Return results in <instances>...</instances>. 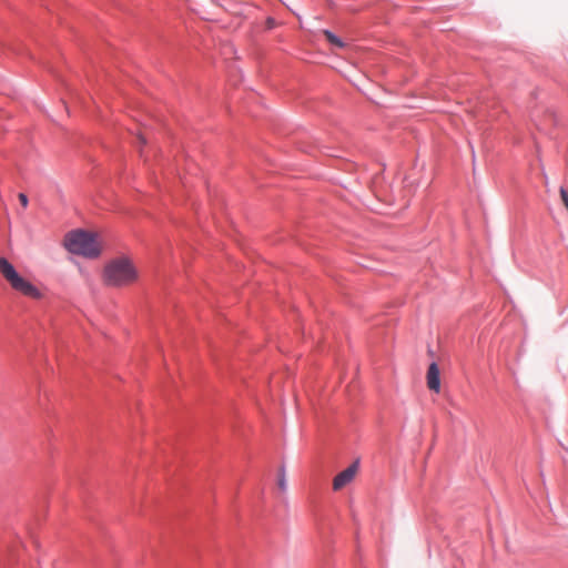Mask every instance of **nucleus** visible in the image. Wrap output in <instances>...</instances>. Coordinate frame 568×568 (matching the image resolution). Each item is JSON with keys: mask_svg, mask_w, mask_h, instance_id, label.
<instances>
[{"mask_svg": "<svg viewBox=\"0 0 568 568\" xmlns=\"http://www.w3.org/2000/svg\"><path fill=\"white\" fill-rule=\"evenodd\" d=\"M277 486L284 490V465H281L277 470Z\"/></svg>", "mask_w": 568, "mask_h": 568, "instance_id": "nucleus-7", "label": "nucleus"}, {"mask_svg": "<svg viewBox=\"0 0 568 568\" xmlns=\"http://www.w3.org/2000/svg\"><path fill=\"white\" fill-rule=\"evenodd\" d=\"M19 201H20V204H21L23 207H27V206H28L29 200H28V196H27L24 193H20V194H19Z\"/></svg>", "mask_w": 568, "mask_h": 568, "instance_id": "nucleus-9", "label": "nucleus"}, {"mask_svg": "<svg viewBox=\"0 0 568 568\" xmlns=\"http://www.w3.org/2000/svg\"><path fill=\"white\" fill-rule=\"evenodd\" d=\"M136 270L128 257L109 262L103 270V281L108 286L120 287L135 281Z\"/></svg>", "mask_w": 568, "mask_h": 568, "instance_id": "nucleus-2", "label": "nucleus"}, {"mask_svg": "<svg viewBox=\"0 0 568 568\" xmlns=\"http://www.w3.org/2000/svg\"><path fill=\"white\" fill-rule=\"evenodd\" d=\"M358 471V462L353 463L346 469L337 474L333 480V489L341 490L348 485Z\"/></svg>", "mask_w": 568, "mask_h": 568, "instance_id": "nucleus-4", "label": "nucleus"}, {"mask_svg": "<svg viewBox=\"0 0 568 568\" xmlns=\"http://www.w3.org/2000/svg\"><path fill=\"white\" fill-rule=\"evenodd\" d=\"M427 386L430 390L438 393L440 390V377H439V368L436 363H432L428 367L427 375Z\"/></svg>", "mask_w": 568, "mask_h": 568, "instance_id": "nucleus-5", "label": "nucleus"}, {"mask_svg": "<svg viewBox=\"0 0 568 568\" xmlns=\"http://www.w3.org/2000/svg\"><path fill=\"white\" fill-rule=\"evenodd\" d=\"M0 272L14 291L31 298L38 300L41 297L39 288L28 280L23 278L18 273L13 264L6 257H0Z\"/></svg>", "mask_w": 568, "mask_h": 568, "instance_id": "nucleus-3", "label": "nucleus"}, {"mask_svg": "<svg viewBox=\"0 0 568 568\" xmlns=\"http://www.w3.org/2000/svg\"><path fill=\"white\" fill-rule=\"evenodd\" d=\"M277 22L273 17H267L265 20V30H272L276 27Z\"/></svg>", "mask_w": 568, "mask_h": 568, "instance_id": "nucleus-8", "label": "nucleus"}, {"mask_svg": "<svg viewBox=\"0 0 568 568\" xmlns=\"http://www.w3.org/2000/svg\"><path fill=\"white\" fill-rule=\"evenodd\" d=\"M64 246L70 253L87 258H97L101 254L97 234L85 230L69 232L64 237Z\"/></svg>", "mask_w": 568, "mask_h": 568, "instance_id": "nucleus-1", "label": "nucleus"}, {"mask_svg": "<svg viewBox=\"0 0 568 568\" xmlns=\"http://www.w3.org/2000/svg\"><path fill=\"white\" fill-rule=\"evenodd\" d=\"M138 139H139V141H140V143H141V144H143V145H144V144H146V139L144 138V135L140 134V135L138 136Z\"/></svg>", "mask_w": 568, "mask_h": 568, "instance_id": "nucleus-10", "label": "nucleus"}, {"mask_svg": "<svg viewBox=\"0 0 568 568\" xmlns=\"http://www.w3.org/2000/svg\"><path fill=\"white\" fill-rule=\"evenodd\" d=\"M323 34L324 37L326 38V40L337 47V48H344L345 47V43L339 39L337 38L333 32H331L329 30H323Z\"/></svg>", "mask_w": 568, "mask_h": 568, "instance_id": "nucleus-6", "label": "nucleus"}]
</instances>
